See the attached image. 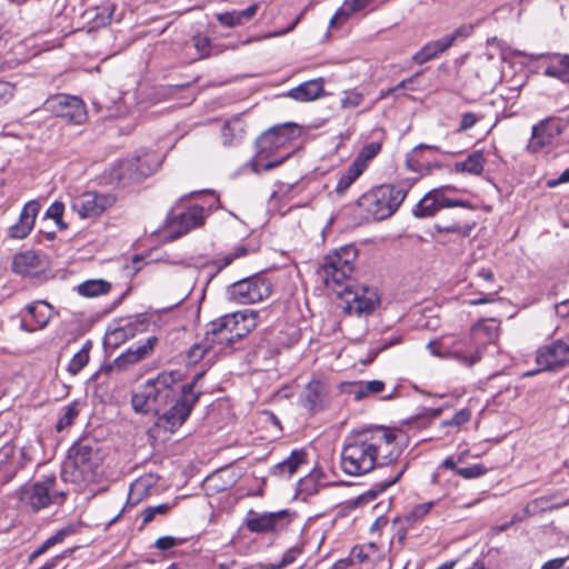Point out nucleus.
I'll return each instance as SVG.
<instances>
[{
	"instance_id": "obj_1",
	"label": "nucleus",
	"mask_w": 569,
	"mask_h": 569,
	"mask_svg": "<svg viewBox=\"0 0 569 569\" xmlns=\"http://www.w3.org/2000/svg\"><path fill=\"white\" fill-rule=\"evenodd\" d=\"M203 372L193 376L192 380L182 385L177 397L173 386L181 379L179 371H162L153 379L147 380L131 397L136 412L154 413L157 426L174 432L189 418L199 401L202 390L197 387Z\"/></svg>"
},
{
	"instance_id": "obj_2",
	"label": "nucleus",
	"mask_w": 569,
	"mask_h": 569,
	"mask_svg": "<svg viewBox=\"0 0 569 569\" xmlns=\"http://www.w3.org/2000/svg\"><path fill=\"white\" fill-rule=\"evenodd\" d=\"M393 430L375 427L348 435L341 453V470L353 477L363 476L375 468L396 462L402 449L396 443Z\"/></svg>"
},
{
	"instance_id": "obj_3",
	"label": "nucleus",
	"mask_w": 569,
	"mask_h": 569,
	"mask_svg": "<svg viewBox=\"0 0 569 569\" xmlns=\"http://www.w3.org/2000/svg\"><path fill=\"white\" fill-rule=\"evenodd\" d=\"M498 337L499 326L495 320L481 321L471 328L470 345L475 350L470 353L465 350L466 341L451 337L431 340L427 348L433 356L452 358L467 367H471L482 359L485 351L498 352Z\"/></svg>"
},
{
	"instance_id": "obj_4",
	"label": "nucleus",
	"mask_w": 569,
	"mask_h": 569,
	"mask_svg": "<svg viewBox=\"0 0 569 569\" xmlns=\"http://www.w3.org/2000/svg\"><path fill=\"white\" fill-rule=\"evenodd\" d=\"M100 446L93 438H81L68 450L62 465L61 480L74 486L77 492L98 482L101 476Z\"/></svg>"
},
{
	"instance_id": "obj_5",
	"label": "nucleus",
	"mask_w": 569,
	"mask_h": 569,
	"mask_svg": "<svg viewBox=\"0 0 569 569\" xmlns=\"http://www.w3.org/2000/svg\"><path fill=\"white\" fill-rule=\"evenodd\" d=\"M298 128L293 123H284L264 131L256 141L257 153L249 161L251 171L271 170L289 158L290 151L282 152L287 143L297 136Z\"/></svg>"
},
{
	"instance_id": "obj_6",
	"label": "nucleus",
	"mask_w": 569,
	"mask_h": 569,
	"mask_svg": "<svg viewBox=\"0 0 569 569\" xmlns=\"http://www.w3.org/2000/svg\"><path fill=\"white\" fill-rule=\"evenodd\" d=\"M412 182L400 181L396 184H381L363 193L358 204L372 219L383 220L391 217L406 199Z\"/></svg>"
},
{
	"instance_id": "obj_7",
	"label": "nucleus",
	"mask_w": 569,
	"mask_h": 569,
	"mask_svg": "<svg viewBox=\"0 0 569 569\" xmlns=\"http://www.w3.org/2000/svg\"><path fill=\"white\" fill-rule=\"evenodd\" d=\"M68 495V490L58 488L57 478L49 476L41 481L22 488L20 499L29 506L32 511L37 512L50 505H62Z\"/></svg>"
},
{
	"instance_id": "obj_8",
	"label": "nucleus",
	"mask_w": 569,
	"mask_h": 569,
	"mask_svg": "<svg viewBox=\"0 0 569 569\" xmlns=\"http://www.w3.org/2000/svg\"><path fill=\"white\" fill-rule=\"evenodd\" d=\"M357 257V249L353 246H346L327 254L323 258L321 270L327 286L330 282L341 284L349 279L353 272V261Z\"/></svg>"
},
{
	"instance_id": "obj_9",
	"label": "nucleus",
	"mask_w": 569,
	"mask_h": 569,
	"mask_svg": "<svg viewBox=\"0 0 569 569\" xmlns=\"http://www.w3.org/2000/svg\"><path fill=\"white\" fill-rule=\"evenodd\" d=\"M43 108L56 117L63 118L73 124H81L87 120L86 104L79 97L58 93L49 97Z\"/></svg>"
},
{
	"instance_id": "obj_10",
	"label": "nucleus",
	"mask_w": 569,
	"mask_h": 569,
	"mask_svg": "<svg viewBox=\"0 0 569 569\" xmlns=\"http://www.w3.org/2000/svg\"><path fill=\"white\" fill-rule=\"evenodd\" d=\"M249 516L250 517L246 519V528L250 532L260 535H277L286 530L295 517V515L287 509L263 513L250 510Z\"/></svg>"
},
{
	"instance_id": "obj_11",
	"label": "nucleus",
	"mask_w": 569,
	"mask_h": 569,
	"mask_svg": "<svg viewBox=\"0 0 569 569\" xmlns=\"http://www.w3.org/2000/svg\"><path fill=\"white\" fill-rule=\"evenodd\" d=\"M272 291L270 281L260 276H252L232 283L230 297L239 303H256L268 298Z\"/></svg>"
},
{
	"instance_id": "obj_12",
	"label": "nucleus",
	"mask_w": 569,
	"mask_h": 569,
	"mask_svg": "<svg viewBox=\"0 0 569 569\" xmlns=\"http://www.w3.org/2000/svg\"><path fill=\"white\" fill-rule=\"evenodd\" d=\"M204 210L201 206H191L182 209L180 204L174 206L167 217L168 228L171 231V239L188 233L191 229L203 224Z\"/></svg>"
},
{
	"instance_id": "obj_13",
	"label": "nucleus",
	"mask_w": 569,
	"mask_h": 569,
	"mask_svg": "<svg viewBox=\"0 0 569 569\" xmlns=\"http://www.w3.org/2000/svg\"><path fill=\"white\" fill-rule=\"evenodd\" d=\"M536 362L540 370H559L569 366V335L540 347Z\"/></svg>"
},
{
	"instance_id": "obj_14",
	"label": "nucleus",
	"mask_w": 569,
	"mask_h": 569,
	"mask_svg": "<svg viewBox=\"0 0 569 569\" xmlns=\"http://www.w3.org/2000/svg\"><path fill=\"white\" fill-rule=\"evenodd\" d=\"M158 342V338L149 337L143 343L130 347L126 352L117 357L112 362L101 366L100 373L110 375L127 370L130 366L149 357Z\"/></svg>"
},
{
	"instance_id": "obj_15",
	"label": "nucleus",
	"mask_w": 569,
	"mask_h": 569,
	"mask_svg": "<svg viewBox=\"0 0 569 569\" xmlns=\"http://www.w3.org/2000/svg\"><path fill=\"white\" fill-rule=\"evenodd\" d=\"M112 203L113 199L109 194L87 191L72 199L71 209L77 212L80 218L87 219L102 214Z\"/></svg>"
},
{
	"instance_id": "obj_16",
	"label": "nucleus",
	"mask_w": 569,
	"mask_h": 569,
	"mask_svg": "<svg viewBox=\"0 0 569 569\" xmlns=\"http://www.w3.org/2000/svg\"><path fill=\"white\" fill-rule=\"evenodd\" d=\"M299 405L310 415H316L329 406L328 386L319 379L309 381L298 398Z\"/></svg>"
},
{
	"instance_id": "obj_17",
	"label": "nucleus",
	"mask_w": 569,
	"mask_h": 569,
	"mask_svg": "<svg viewBox=\"0 0 569 569\" xmlns=\"http://www.w3.org/2000/svg\"><path fill=\"white\" fill-rule=\"evenodd\" d=\"M339 295L352 296L351 299H346L347 309L358 316L369 315L380 305L377 291L368 287H361L353 291L349 286H346Z\"/></svg>"
},
{
	"instance_id": "obj_18",
	"label": "nucleus",
	"mask_w": 569,
	"mask_h": 569,
	"mask_svg": "<svg viewBox=\"0 0 569 569\" xmlns=\"http://www.w3.org/2000/svg\"><path fill=\"white\" fill-rule=\"evenodd\" d=\"M257 312L249 310L224 315L228 343L231 345L249 335L257 327Z\"/></svg>"
},
{
	"instance_id": "obj_19",
	"label": "nucleus",
	"mask_w": 569,
	"mask_h": 569,
	"mask_svg": "<svg viewBox=\"0 0 569 569\" xmlns=\"http://www.w3.org/2000/svg\"><path fill=\"white\" fill-rule=\"evenodd\" d=\"M518 56L528 58L531 61H537L540 59H549L555 61V63H550L543 70V76L557 79L562 83H569V54L559 52L527 53L519 51Z\"/></svg>"
},
{
	"instance_id": "obj_20",
	"label": "nucleus",
	"mask_w": 569,
	"mask_h": 569,
	"mask_svg": "<svg viewBox=\"0 0 569 569\" xmlns=\"http://www.w3.org/2000/svg\"><path fill=\"white\" fill-rule=\"evenodd\" d=\"M551 121L552 118H546L532 127L531 139L527 147L530 152L537 153L541 151L546 146L551 144L553 139L562 133L565 126L560 122L549 126Z\"/></svg>"
},
{
	"instance_id": "obj_21",
	"label": "nucleus",
	"mask_w": 569,
	"mask_h": 569,
	"mask_svg": "<svg viewBox=\"0 0 569 569\" xmlns=\"http://www.w3.org/2000/svg\"><path fill=\"white\" fill-rule=\"evenodd\" d=\"M46 268L44 256L33 251L26 250L18 252L12 259V271L22 277H38Z\"/></svg>"
},
{
	"instance_id": "obj_22",
	"label": "nucleus",
	"mask_w": 569,
	"mask_h": 569,
	"mask_svg": "<svg viewBox=\"0 0 569 569\" xmlns=\"http://www.w3.org/2000/svg\"><path fill=\"white\" fill-rule=\"evenodd\" d=\"M40 207L37 200L28 201L20 212L18 222L9 228L8 237L11 239H24L34 226Z\"/></svg>"
},
{
	"instance_id": "obj_23",
	"label": "nucleus",
	"mask_w": 569,
	"mask_h": 569,
	"mask_svg": "<svg viewBox=\"0 0 569 569\" xmlns=\"http://www.w3.org/2000/svg\"><path fill=\"white\" fill-rule=\"evenodd\" d=\"M502 58L491 52L478 54L475 60V74L483 83L493 84L500 79L499 66Z\"/></svg>"
},
{
	"instance_id": "obj_24",
	"label": "nucleus",
	"mask_w": 569,
	"mask_h": 569,
	"mask_svg": "<svg viewBox=\"0 0 569 569\" xmlns=\"http://www.w3.org/2000/svg\"><path fill=\"white\" fill-rule=\"evenodd\" d=\"M326 94L323 78L311 79L290 89L286 97L299 102L315 101Z\"/></svg>"
},
{
	"instance_id": "obj_25",
	"label": "nucleus",
	"mask_w": 569,
	"mask_h": 569,
	"mask_svg": "<svg viewBox=\"0 0 569 569\" xmlns=\"http://www.w3.org/2000/svg\"><path fill=\"white\" fill-rule=\"evenodd\" d=\"M307 462V452L303 449L293 450L287 459L272 467L271 473L289 479Z\"/></svg>"
},
{
	"instance_id": "obj_26",
	"label": "nucleus",
	"mask_w": 569,
	"mask_h": 569,
	"mask_svg": "<svg viewBox=\"0 0 569 569\" xmlns=\"http://www.w3.org/2000/svg\"><path fill=\"white\" fill-rule=\"evenodd\" d=\"M149 327V321L143 315L131 318L124 326L116 328L109 333V339H114L118 345L126 339L133 338L139 332H144Z\"/></svg>"
},
{
	"instance_id": "obj_27",
	"label": "nucleus",
	"mask_w": 569,
	"mask_h": 569,
	"mask_svg": "<svg viewBox=\"0 0 569 569\" xmlns=\"http://www.w3.org/2000/svg\"><path fill=\"white\" fill-rule=\"evenodd\" d=\"M26 309L36 323L34 327L28 328L24 321L21 322V328L29 332L44 328L53 316V308L46 301H34Z\"/></svg>"
},
{
	"instance_id": "obj_28",
	"label": "nucleus",
	"mask_w": 569,
	"mask_h": 569,
	"mask_svg": "<svg viewBox=\"0 0 569 569\" xmlns=\"http://www.w3.org/2000/svg\"><path fill=\"white\" fill-rule=\"evenodd\" d=\"M259 3H253L243 10H232L216 13L217 21L226 28H234L250 21L257 13Z\"/></svg>"
},
{
	"instance_id": "obj_29",
	"label": "nucleus",
	"mask_w": 569,
	"mask_h": 569,
	"mask_svg": "<svg viewBox=\"0 0 569 569\" xmlns=\"http://www.w3.org/2000/svg\"><path fill=\"white\" fill-rule=\"evenodd\" d=\"M111 179L116 180L122 186L132 182H139L140 179L137 169V160L130 158L119 161V163L111 171Z\"/></svg>"
},
{
	"instance_id": "obj_30",
	"label": "nucleus",
	"mask_w": 569,
	"mask_h": 569,
	"mask_svg": "<svg viewBox=\"0 0 569 569\" xmlns=\"http://www.w3.org/2000/svg\"><path fill=\"white\" fill-rule=\"evenodd\" d=\"M422 150H435L439 151L437 146L420 143L416 146L406 158V164L409 170L417 172L419 174H428L431 172L432 164L429 162H425L420 159V152Z\"/></svg>"
},
{
	"instance_id": "obj_31",
	"label": "nucleus",
	"mask_w": 569,
	"mask_h": 569,
	"mask_svg": "<svg viewBox=\"0 0 569 569\" xmlns=\"http://www.w3.org/2000/svg\"><path fill=\"white\" fill-rule=\"evenodd\" d=\"M385 382L381 380L356 381L348 385V392L355 400L360 401L369 395H377L383 391Z\"/></svg>"
},
{
	"instance_id": "obj_32",
	"label": "nucleus",
	"mask_w": 569,
	"mask_h": 569,
	"mask_svg": "<svg viewBox=\"0 0 569 569\" xmlns=\"http://www.w3.org/2000/svg\"><path fill=\"white\" fill-rule=\"evenodd\" d=\"M244 133V126L239 118H232L224 121L221 128L222 143L226 147H231L240 143Z\"/></svg>"
},
{
	"instance_id": "obj_33",
	"label": "nucleus",
	"mask_w": 569,
	"mask_h": 569,
	"mask_svg": "<svg viewBox=\"0 0 569 569\" xmlns=\"http://www.w3.org/2000/svg\"><path fill=\"white\" fill-rule=\"evenodd\" d=\"M74 532L76 529L72 525H68L61 528L53 536L43 541L42 545L39 546L34 551H32L28 557V561L30 563L33 562L38 557L46 553L51 547L61 543L68 536L73 535Z\"/></svg>"
},
{
	"instance_id": "obj_34",
	"label": "nucleus",
	"mask_w": 569,
	"mask_h": 569,
	"mask_svg": "<svg viewBox=\"0 0 569 569\" xmlns=\"http://www.w3.org/2000/svg\"><path fill=\"white\" fill-rule=\"evenodd\" d=\"M486 159L483 152L477 150L470 153L466 160L456 162L453 166V171L470 174H480L483 171Z\"/></svg>"
},
{
	"instance_id": "obj_35",
	"label": "nucleus",
	"mask_w": 569,
	"mask_h": 569,
	"mask_svg": "<svg viewBox=\"0 0 569 569\" xmlns=\"http://www.w3.org/2000/svg\"><path fill=\"white\" fill-rule=\"evenodd\" d=\"M203 339H208L212 348L216 343H228V329L224 316L207 325Z\"/></svg>"
},
{
	"instance_id": "obj_36",
	"label": "nucleus",
	"mask_w": 569,
	"mask_h": 569,
	"mask_svg": "<svg viewBox=\"0 0 569 569\" xmlns=\"http://www.w3.org/2000/svg\"><path fill=\"white\" fill-rule=\"evenodd\" d=\"M370 2L369 0H345L342 7L330 19V27L348 20L351 14L365 9Z\"/></svg>"
},
{
	"instance_id": "obj_37",
	"label": "nucleus",
	"mask_w": 569,
	"mask_h": 569,
	"mask_svg": "<svg viewBox=\"0 0 569 569\" xmlns=\"http://www.w3.org/2000/svg\"><path fill=\"white\" fill-rule=\"evenodd\" d=\"M436 505L435 501H428L423 503H419L413 507L411 511L405 515L401 518H397L396 522H401L407 527H413L416 523L420 522L432 509Z\"/></svg>"
},
{
	"instance_id": "obj_38",
	"label": "nucleus",
	"mask_w": 569,
	"mask_h": 569,
	"mask_svg": "<svg viewBox=\"0 0 569 569\" xmlns=\"http://www.w3.org/2000/svg\"><path fill=\"white\" fill-rule=\"evenodd\" d=\"M111 283L102 279H91L78 286L79 295L83 297H97L110 291Z\"/></svg>"
},
{
	"instance_id": "obj_39",
	"label": "nucleus",
	"mask_w": 569,
	"mask_h": 569,
	"mask_svg": "<svg viewBox=\"0 0 569 569\" xmlns=\"http://www.w3.org/2000/svg\"><path fill=\"white\" fill-rule=\"evenodd\" d=\"M436 193L429 191L425 194V197L416 204L412 210L413 216L417 218H428L436 214L437 211L440 210L438 202L435 198Z\"/></svg>"
},
{
	"instance_id": "obj_40",
	"label": "nucleus",
	"mask_w": 569,
	"mask_h": 569,
	"mask_svg": "<svg viewBox=\"0 0 569 569\" xmlns=\"http://www.w3.org/2000/svg\"><path fill=\"white\" fill-rule=\"evenodd\" d=\"M157 478L153 475H146L138 478L131 486L129 491V499H134L136 502L139 501L143 496H146L150 488H152L157 483Z\"/></svg>"
},
{
	"instance_id": "obj_41",
	"label": "nucleus",
	"mask_w": 569,
	"mask_h": 569,
	"mask_svg": "<svg viewBox=\"0 0 569 569\" xmlns=\"http://www.w3.org/2000/svg\"><path fill=\"white\" fill-rule=\"evenodd\" d=\"M407 467H408V463H405L403 466L398 468L392 477L388 478L387 480L382 481L381 483L376 485L375 488L365 492L360 497V499L367 500V501L375 499L379 493L383 492L387 488H389L390 486H392L397 481H399V479L402 477V475L407 470Z\"/></svg>"
},
{
	"instance_id": "obj_42",
	"label": "nucleus",
	"mask_w": 569,
	"mask_h": 569,
	"mask_svg": "<svg viewBox=\"0 0 569 569\" xmlns=\"http://www.w3.org/2000/svg\"><path fill=\"white\" fill-rule=\"evenodd\" d=\"M356 162H352L347 170L341 174L336 186V191L339 194L345 193L349 187L360 177V174L365 171L359 167Z\"/></svg>"
},
{
	"instance_id": "obj_43",
	"label": "nucleus",
	"mask_w": 569,
	"mask_h": 569,
	"mask_svg": "<svg viewBox=\"0 0 569 569\" xmlns=\"http://www.w3.org/2000/svg\"><path fill=\"white\" fill-rule=\"evenodd\" d=\"M250 248L244 244H238L231 252L227 253L220 259L213 260L211 263L217 268L216 272H220L226 267L230 266L236 259L246 257L250 252Z\"/></svg>"
},
{
	"instance_id": "obj_44",
	"label": "nucleus",
	"mask_w": 569,
	"mask_h": 569,
	"mask_svg": "<svg viewBox=\"0 0 569 569\" xmlns=\"http://www.w3.org/2000/svg\"><path fill=\"white\" fill-rule=\"evenodd\" d=\"M91 342L87 341L82 348L72 357L68 365V372L76 376L78 375L89 362V352L91 350Z\"/></svg>"
},
{
	"instance_id": "obj_45",
	"label": "nucleus",
	"mask_w": 569,
	"mask_h": 569,
	"mask_svg": "<svg viewBox=\"0 0 569 569\" xmlns=\"http://www.w3.org/2000/svg\"><path fill=\"white\" fill-rule=\"evenodd\" d=\"M381 150V143L379 142H370L362 147L353 162L360 164L361 169H366L368 163L377 157V154Z\"/></svg>"
},
{
	"instance_id": "obj_46",
	"label": "nucleus",
	"mask_w": 569,
	"mask_h": 569,
	"mask_svg": "<svg viewBox=\"0 0 569 569\" xmlns=\"http://www.w3.org/2000/svg\"><path fill=\"white\" fill-rule=\"evenodd\" d=\"M460 36L461 31L460 29H457L450 34H445L440 39L427 42V44L429 46V49H431L437 56H439L440 53L448 50Z\"/></svg>"
},
{
	"instance_id": "obj_47",
	"label": "nucleus",
	"mask_w": 569,
	"mask_h": 569,
	"mask_svg": "<svg viewBox=\"0 0 569 569\" xmlns=\"http://www.w3.org/2000/svg\"><path fill=\"white\" fill-rule=\"evenodd\" d=\"M451 189L450 187H441L437 189H432V193L435 194L436 201L438 202V206L440 209L442 208H452V207H463V208H471L470 203L465 200H452L446 197L445 191Z\"/></svg>"
},
{
	"instance_id": "obj_48",
	"label": "nucleus",
	"mask_w": 569,
	"mask_h": 569,
	"mask_svg": "<svg viewBox=\"0 0 569 569\" xmlns=\"http://www.w3.org/2000/svg\"><path fill=\"white\" fill-rule=\"evenodd\" d=\"M78 415H79V410H78V405L76 402L64 407L62 409V415L57 422V426H56L57 430L62 431L67 427L71 426L73 423L74 419L78 417Z\"/></svg>"
},
{
	"instance_id": "obj_49",
	"label": "nucleus",
	"mask_w": 569,
	"mask_h": 569,
	"mask_svg": "<svg viewBox=\"0 0 569 569\" xmlns=\"http://www.w3.org/2000/svg\"><path fill=\"white\" fill-rule=\"evenodd\" d=\"M212 349L208 339H202L200 342L194 343L187 352V358L190 363L200 361L207 352Z\"/></svg>"
},
{
	"instance_id": "obj_50",
	"label": "nucleus",
	"mask_w": 569,
	"mask_h": 569,
	"mask_svg": "<svg viewBox=\"0 0 569 569\" xmlns=\"http://www.w3.org/2000/svg\"><path fill=\"white\" fill-rule=\"evenodd\" d=\"M63 212H64V204L61 201H54L47 209L44 217L54 220L57 227L60 230H66L68 228V226L62 219Z\"/></svg>"
},
{
	"instance_id": "obj_51",
	"label": "nucleus",
	"mask_w": 569,
	"mask_h": 569,
	"mask_svg": "<svg viewBox=\"0 0 569 569\" xmlns=\"http://www.w3.org/2000/svg\"><path fill=\"white\" fill-rule=\"evenodd\" d=\"M171 509L169 503H161L158 506H149L141 512L142 523L147 525L154 519L157 515H166Z\"/></svg>"
},
{
	"instance_id": "obj_52",
	"label": "nucleus",
	"mask_w": 569,
	"mask_h": 569,
	"mask_svg": "<svg viewBox=\"0 0 569 569\" xmlns=\"http://www.w3.org/2000/svg\"><path fill=\"white\" fill-rule=\"evenodd\" d=\"M150 154H144L142 157H133V159L137 160V169L139 172L140 181L143 178L150 176L154 170V161H150Z\"/></svg>"
},
{
	"instance_id": "obj_53",
	"label": "nucleus",
	"mask_w": 569,
	"mask_h": 569,
	"mask_svg": "<svg viewBox=\"0 0 569 569\" xmlns=\"http://www.w3.org/2000/svg\"><path fill=\"white\" fill-rule=\"evenodd\" d=\"M487 472V468L481 463H476L469 467L457 469V475L465 479H475L483 476Z\"/></svg>"
},
{
	"instance_id": "obj_54",
	"label": "nucleus",
	"mask_w": 569,
	"mask_h": 569,
	"mask_svg": "<svg viewBox=\"0 0 569 569\" xmlns=\"http://www.w3.org/2000/svg\"><path fill=\"white\" fill-rule=\"evenodd\" d=\"M343 98L341 99V107L343 109L356 108L363 101V94L356 90L345 91Z\"/></svg>"
},
{
	"instance_id": "obj_55",
	"label": "nucleus",
	"mask_w": 569,
	"mask_h": 569,
	"mask_svg": "<svg viewBox=\"0 0 569 569\" xmlns=\"http://www.w3.org/2000/svg\"><path fill=\"white\" fill-rule=\"evenodd\" d=\"M187 541L186 538H177L172 536H163L156 540L154 547L161 551L169 550L176 546H180Z\"/></svg>"
},
{
	"instance_id": "obj_56",
	"label": "nucleus",
	"mask_w": 569,
	"mask_h": 569,
	"mask_svg": "<svg viewBox=\"0 0 569 569\" xmlns=\"http://www.w3.org/2000/svg\"><path fill=\"white\" fill-rule=\"evenodd\" d=\"M192 43L199 58H207L210 54L211 41L208 37L203 36H194L192 38Z\"/></svg>"
},
{
	"instance_id": "obj_57",
	"label": "nucleus",
	"mask_w": 569,
	"mask_h": 569,
	"mask_svg": "<svg viewBox=\"0 0 569 569\" xmlns=\"http://www.w3.org/2000/svg\"><path fill=\"white\" fill-rule=\"evenodd\" d=\"M299 491L301 493L306 495H312L318 491L317 483H316V477L313 473H310L306 476L305 478L300 479L298 483Z\"/></svg>"
},
{
	"instance_id": "obj_58",
	"label": "nucleus",
	"mask_w": 569,
	"mask_h": 569,
	"mask_svg": "<svg viewBox=\"0 0 569 569\" xmlns=\"http://www.w3.org/2000/svg\"><path fill=\"white\" fill-rule=\"evenodd\" d=\"M437 57L438 56L431 49H429V46L426 43L419 51H417L412 56V61L421 66Z\"/></svg>"
},
{
	"instance_id": "obj_59",
	"label": "nucleus",
	"mask_w": 569,
	"mask_h": 569,
	"mask_svg": "<svg viewBox=\"0 0 569 569\" xmlns=\"http://www.w3.org/2000/svg\"><path fill=\"white\" fill-rule=\"evenodd\" d=\"M470 417H471L470 410L461 409L458 412H456L451 419L443 421V425L460 427L463 423L468 422L470 420Z\"/></svg>"
},
{
	"instance_id": "obj_60",
	"label": "nucleus",
	"mask_w": 569,
	"mask_h": 569,
	"mask_svg": "<svg viewBox=\"0 0 569 569\" xmlns=\"http://www.w3.org/2000/svg\"><path fill=\"white\" fill-rule=\"evenodd\" d=\"M479 119H480V117H478L473 112L462 113L458 131L463 132V131L471 129L479 121Z\"/></svg>"
},
{
	"instance_id": "obj_61",
	"label": "nucleus",
	"mask_w": 569,
	"mask_h": 569,
	"mask_svg": "<svg viewBox=\"0 0 569 569\" xmlns=\"http://www.w3.org/2000/svg\"><path fill=\"white\" fill-rule=\"evenodd\" d=\"M14 86L10 82L0 80V107L4 106L13 97Z\"/></svg>"
},
{
	"instance_id": "obj_62",
	"label": "nucleus",
	"mask_w": 569,
	"mask_h": 569,
	"mask_svg": "<svg viewBox=\"0 0 569 569\" xmlns=\"http://www.w3.org/2000/svg\"><path fill=\"white\" fill-rule=\"evenodd\" d=\"M302 546H293L289 548L281 558L282 565H284V567L290 566L297 560V558L302 553Z\"/></svg>"
},
{
	"instance_id": "obj_63",
	"label": "nucleus",
	"mask_w": 569,
	"mask_h": 569,
	"mask_svg": "<svg viewBox=\"0 0 569 569\" xmlns=\"http://www.w3.org/2000/svg\"><path fill=\"white\" fill-rule=\"evenodd\" d=\"M500 291V287L492 292H489L487 295H482L478 299H473L469 301V305L471 306H478V305H485V303H491L495 301V296Z\"/></svg>"
},
{
	"instance_id": "obj_64",
	"label": "nucleus",
	"mask_w": 569,
	"mask_h": 569,
	"mask_svg": "<svg viewBox=\"0 0 569 569\" xmlns=\"http://www.w3.org/2000/svg\"><path fill=\"white\" fill-rule=\"evenodd\" d=\"M566 559L565 558H555L547 562H545L541 569H561Z\"/></svg>"
}]
</instances>
